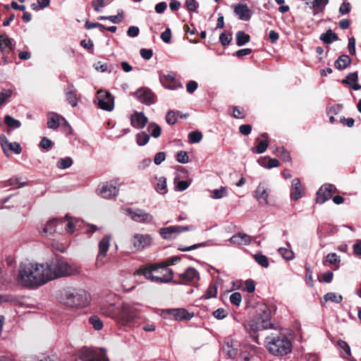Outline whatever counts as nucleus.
Masks as SVG:
<instances>
[{"label":"nucleus","instance_id":"f257e3e1","mask_svg":"<svg viewBox=\"0 0 361 361\" xmlns=\"http://www.w3.org/2000/svg\"><path fill=\"white\" fill-rule=\"evenodd\" d=\"M45 265L25 261L20 263L16 281L22 287L35 289L48 282Z\"/></svg>","mask_w":361,"mask_h":361},{"label":"nucleus","instance_id":"f03ea898","mask_svg":"<svg viewBox=\"0 0 361 361\" xmlns=\"http://www.w3.org/2000/svg\"><path fill=\"white\" fill-rule=\"evenodd\" d=\"M257 348L253 345L243 344L231 337L225 339L222 346V352L230 359H235L239 352V359L241 361H255Z\"/></svg>","mask_w":361,"mask_h":361},{"label":"nucleus","instance_id":"7ed1b4c3","mask_svg":"<svg viewBox=\"0 0 361 361\" xmlns=\"http://www.w3.org/2000/svg\"><path fill=\"white\" fill-rule=\"evenodd\" d=\"M59 299L61 303L72 308H82L90 304V297L87 291L72 287L61 290Z\"/></svg>","mask_w":361,"mask_h":361},{"label":"nucleus","instance_id":"20e7f679","mask_svg":"<svg viewBox=\"0 0 361 361\" xmlns=\"http://www.w3.org/2000/svg\"><path fill=\"white\" fill-rule=\"evenodd\" d=\"M245 328L252 340L259 343L257 332L274 328V324L271 322L270 310L267 307L259 310L255 317L245 326Z\"/></svg>","mask_w":361,"mask_h":361},{"label":"nucleus","instance_id":"39448f33","mask_svg":"<svg viewBox=\"0 0 361 361\" xmlns=\"http://www.w3.org/2000/svg\"><path fill=\"white\" fill-rule=\"evenodd\" d=\"M135 274L143 275L147 279L159 283H167L172 281L173 271L167 265L152 264L149 267H142Z\"/></svg>","mask_w":361,"mask_h":361},{"label":"nucleus","instance_id":"423d86ee","mask_svg":"<svg viewBox=\"0 0 361 361\" xmlns=\"http://www.w3.org/2000/svg\"><path fill=\"white\" fill-rule=\"evenodd\" d=\"M48 282L53 279L71 276L76 269L63 257H56L44 264Z\"/></svg>","mask_w":361,"mask_h":361},{"label":"nucleus","instance_id":"0eeeda50","mask_svg":"<svg viewBox=\"0 0 361 361\" xmlns=\"http://www.w3.org/2000/svg\"><path fill=\"white\" fill-rule=\"evenodd\" d=\"M265 343L269 353L278 357L288 355L293 348L291 338L284 334L267 336Z\"/></svg>","mask_w":361,"mask_h":361},{"label":"nucleus","instance_id":"6e6552de","mask_svg":"<svg viewBox=\"0 0 361 361\" xmlns=\"http://www.w3.org/2000/svg\"><path fill=\"white\" fill-rule=\"evenodd\" d=\"M135 303L123 302L118 308L116 322L123 326L133 323L139 317V310Z\"/></svg>","mask_w":361,"mask_h":361},{"label":"nucleus","instance_id":"1a4fd4ad","mask_svg":"<svg viewBox=\"0 0 361 361\" xmlns=\"http://www.w3.org/2000/svg\"><path fill=\"white\" fill-rule=\"evenodd\" d=\"M75 361H109L105 351L93 348H83Z\"/></svg>","mask_w":361,"mask_h":361},{"label":"nucleus","instance_id":"9d476101","mask_svg":"<svg viewBox=\"0 0 361 361\" xmlns=\"http://www.w3.org/2000/svg\"><path fill=\"white\" fill-rule=\"evenodd\" d=\"M192 228V227L190 226H171L163 227L159 230V233L163 239L172 240L176 239L180 233L190 231Z\"/></svg>","mask_w":361,"mask_h":361},{"label":"nucleus","instance_id":"9b49d317","mask_svg":"<svg viewBox=\"0 0 361 361\" xmlns=\"http://www.w3.org/2000/svg\"><path fill=\"white\" fill-rule=\"evenodd\" d=\"M98 108L111 111L114 108V97L108 91L100 90L97 92Z\"/></svg>","mask_w":361,"mask_h":361},{"label":"nucleus","instance_id":"f8f14e48","mask_svg":"<svg viewBox=\"0 0 361 361\" xmlns=\"http://www.w3.org/2000/svg\"><path fill=\"white\" fill-rule=\"evenodd\" d=\"M127 214L133 221L137 223L148 224H152L154 221L153 216L142 209L128 208Z\"/></svg>","mask_w":361,"mask_h":361},{"label":"nucleus","instance_id":"ddd939ff","mask_svg":"<svg viewBox=\"0 0 361 361\" xmlns=\"http://www.w3.org/2000/svg\"><path fill=\"white\" fill-rule=\"evenodd\" d=\"M134 95L140 102L145 105L149 106L156 102L154 93L147 87H144L137 89Z\"/></svg>","mask_w":361,"mask_h":361},{"label":"nucleus","instance_id":"4468645a","mask_svg":"<svg viewBox=\"0 0 361 361\" xmlns=\"http://www.w3.org/2000/svg\"><path fill=\"white\" fill-rule=\"evenodd\" d=\"M152 242V238L149 234L136 233L133 235L131 243L133 249L135 251H141L145 247L149 246Z\"/></svg>","mask_w":361,"mask_h":361},{"label":"nucleus","instance_id":"2eb2a0df","mask_svg":"<svg viewBox=\"0 0 361 361\" xmlns=\"http://www.w3.org/2000/svg\"><path fill=\"white\" fill-rule=\"evenodd\" d=\"M118 188L112 182H106L98 186L97 193L103 198L109 199L118 194Z\"/></svg>","mask_w":361,"mask_h":361},{"label":"nucleus","instance_id":"dca6fc26","mask_svg":"<svg viewBox=\"0 0 361 361\" xmlns=\"http://www.w3.org/2000/svg\"><path fill=\"white\" fill-rule=\"evenodd\" d=\"M336 190L335 185L332 184H325L322 185L317 192L316 202L319 204L324 203L332 197V194Z\"/></svg>","mask_w":361,"mask_h":361},{"label":"nucleus","instance_id":"f3484780","mask_svg":"<svg viewBox=\"0 0 361 361\" xmlns=\"http://www.w3.org/2000/svg\"><path fill=\"white\" fill-rule=\"evenodd\" d=\"M0 144L4 154L9 157V151L18 154L22 152V148L18 142H10L4 135H0Z\"/></svg>","mask_w":361,"mask_h":361},{"label":"nucleus","instance_id":"a211bd4d","mask_svg":"<svg viewBox=\"0 0 361 361\" xmlns=\"http://www.w3.org/2000/svg\"><path fill=\"white\" fill-rule=\"evenodd\" d=\"M199 272L193 267H188L184 272L179 274L180 281L178 283H195L199 280Z\"/></svg>","mask_w":361,"mask_h":361},{"label":"nucleus","instance_id":"6ab92c4d","mask_svg":"<svg viewBox=\"0 0 361 361\" xmlns=\"http://www.w3.org/2000/svg\"><path fill=\"white\" fill-rule=\"evenodd\" d=\"M234 13L238 19L243 21H248L253 15V11L250 9L246 4H238L234 6Z\"/></svg>","mask_w":361,"mask_h":361},{"label":"nucleus","instance_id":"aec40b11","mask_svg":"<svg viewBox=\"0 0 361 361\" xmlns=\"http://www.w3.org/2000/svg\"><path fill=\"white\" fill-rule=\"evenodd\" d=\"M167 312L176 321L190 320L194 315L184 308L169 309Z\"/></svg>","mask_w":361,"mask_h":361},{"label":"nucleus","instance_id":"412c9836","mask_svg":"<svg viewBox=\"0 0 361 361\" xmlns=\"http://www.w3.org/2000/svg\"><path fill=\"white\" fill-rule=\"evenodd\" d=\"M268 196L267 190L264 183H260L255 190V198L261 206L268 204Z\"/></svg>","mask_w":361,"mask_h":361},{"label":"nucleus","instance_id":"4be33fe9","mask_svg":"<svg viewBox=\"0 0 361 361\" xmlns=\"http://www.w3.org/2000/svg\"><path fill=\"white\" fill-rule=\"evenodd\" d=\"M147 118L142 112H135L130 118V122L133 127L137 129L143 128L147 123Z\"/></svg>","mask_w":361,"mask_h":361},{"label":"nucleus","instance_id":"5701e85b","mask_svg":"<svg viewBox=\"0 0 361 361\" xmlns=\"http://www.w3.org/2000/svg\"><path fill=\"white\" fill-rule=\"evenodd\" d=\"M341 257L336 252L329 253L325 259L323 260L324 266H332V269L334 271L340 268Z\"/></svg>","mask_w":361,"mask_h":361},{"label":"nucleus","instance_id":"b1692460","mask_svg":"<svg viewBox=\"0 0 361 361\" xmlns=\"http://www.w3.org/2000/svg\"><path fill=\"white\" fill-rule=\"evenodd\" d=\"M118 308L119 307H117L114 303H105L101 305L100 311L102 314L111 317L116 321Z\"/></svg>","mask_w":361,"mask_h":361},{"label":"nucleus","instance_id":"393cba45","mask_svg":"<svg viewBox=\"0 0 361 361\" xmlns=\"http://www.w3.org/2000/svg\"><path fill=\"white\" fill-rule=\"evenodd\" d=\"M111 236L106 235L99 243V253L97 256V260L99 262L104 258L109 250L110 246Z\"/></svg>","mask_w":361,"mask_h":361},{"label":"nucleus","instance_id":"a878e982","mask_svg":"<svg viewBox=\"0 0 361 361\" xmlns=\"http://www.w3.org/2000/svg\"><path fill=\"white\" fill-rule=\"evenodd\" d=\"M302 187L299 178H294L291 183L290 199L298 200L302 196Z\"/></svg>","mask_w":361,"mask_h":361},{"label":"nucleus","instance_id":"bb28decb","mask_svg":"<svg viewBox=\"0 0 361 361\" xmlns=\"http://www.w3.org/2000/svg\"><path fill=\"white\" fill-rule=\"evenodd\" d=\"M65 95L67 102L70 104L73 107H75L79 101V98L78 97V92L75 87L71 85L65 89Z\"/></svg>","mask_w":361,"mask_h":361},{"label":"nucleus","instance_id":"cd10ccee","mask_svg":"<svg viewBox=\"0 0 361 361\" xmlns=\"http://www.w3.org/2000/svg\"><path fill=\"white\" fill-rule=\"evenodd\" d=\"M13 49V39L9 38L6 34L0 35V51L2 54H8Z\"/></svg>","mask_w":361,"mask_h":361},{"label":"nucleus","instance_id":"c85d7f7f","mask_svg":"<svg viewBox=\"0 0 361 361\" xmlns=\"http://www.w3.org/2000/svg\"><path fill=\"white\" fill-rule=\"evenodd\" d=\"M251 239L252 238L250 235L243 233H238L233 235L228 240L235 245H246L250 243Z\"/></svg>","mask_w":361,"mask_h":361},{"label":"nucleus","instance_id":"c756f323","mask_svg":"<svg viewBox=\"0 0 361 361\" xmlns=\"http://www.w3.org/2000/svg\"><path fill=\"white\" fill-rule=\"evenodd\" d=\"M358 81V73L357 71L350 73L348 75L342 80V83L348 84L354 90H359L361 89V85L357 83Z\"/></svg>","mask_w":361,"mask_h":361},{"label":"nucleus","instance_id":"7c9ffc66","mask_svg":"<svg viewBox=\"0 0 361 361\" xmlns=\"http://www.w3.org/2000/svg\"><path fill=\"white\" fill-rule=\"evenodd\" d=\"M47 119V127L53 130L59 128L61 120L65 121L62 116L54 112L49 113Z\"/></svg>","mask_w":361,"mask_h":361},{"label":"nucleus","instance_id":"2f4dec72","mask_svg":"<svg viewBox=\"0 0 361 361\" xmlns=\"http://www.w3.org/2000/svg\"><path fill=\"white\" fill-rule=\"evenodd\" d=\"M351 63V59L346 54L340 56L334 63V66L338 70H343Z\"/></svg>","mask_w":361,"mask_h":361},{"label":"nucleus","instance_id":"473e14b6","mask_svg":"<svg viewBox=\"0 0 361 361\" xmlns=\"http://www.w3.org/2000/svg\"><path fill=\"white\" fill-rule=\"evenodd\" d=\"M319 39L325 44H329L334 41L338 39V37L336 33L334 32L331 29L326 30V32L322 33Z\"/></svg>","mask_w":361,"mask_h":361},{"label":"nucleus","instance_id":"72a5a7b5","mask_svg":"<svg viewBox=\"0 0 361 361\" xmlns=\"http://www.w3.org/2000/svg\"><path fill=\"white\" fill-rule=\"evenodd\" d=\"M155 178L157 180V185L154 187L155 190L161 195L166 194L168 192L166 178L163 176L156 177Z\"/></svg>","mask_w":361,"mask_h":361},{"label":"nucleus","instance_id":"f704fd0d","mask_svg":"<svg viewBox=\"0 0 361 361\" xmlns=\"http://www.w3.org/2000/svg\"><path fill=\"white\" fill-rule=\"evenodd\" d=\"M328 4L329 0H313L312 2L313 14L317 15L319 12L323 11Z\"/></svg>","mask_w":361,"mask_h":361},{"label":"nucleus","instance_id":"c9c22d12","mask_svg":"<svg viewBox=\"0 0 361 361\" xmlns=\"http://www.w3.org/2000/svg\"><path fill=\"white\" fill-rule=\"evenodd\" d=\"M236 44L238 47H242L250 42V37L248 34H246L244 31H238L235 36Z\"/></svg>","mask_w":361,"mask_h":361},{"label":"nucleus","instance_id":"e433bc0d","mask_svg":"<svg viewBox=\"0 0 361 361\" xmlns=\"http://www.w3.org/2000/svg\"><path fill=\"white\" fill-rule=\"evenodd\" d=\"M287 245L288 246V248L280 247L278 250V252L284 259L290 261L294 259L295 255L290 249V245L289 243H287Z\"/></svg>","mask_w":361,"mask_h":361},{"label":"nucleus","instance_id":"4c0bfd02","mask_svg":"<svg viewBox=\"0 0 361 361\" xmlns=\"http://www.w3.org/2000/svg\"><path fill=\"white\" fill-rule=\"evenodd\" d=\"M256 142H258L257 147L252 148L251 151L256 154L264 153L269 146V142L267 140H259V138L256 139Z\"/></svg>","mask_w":361,"mask_h":361},{"label":"nucleus","instance_id":"58836bf2","mask_svg":"<svg viewBox=\"0 0 361 361\" xmlns=\"http://www.w3.org/2000/svg\"><path fill=\"white\" fill-rule=\"evenodd\" d=\"M274 154L283 161H290L291 160L290 153L283 147H276Z\"/></svg>","mask_w":361,"mask_h":361},{"label":"nucleus","instance_id":"ea45409f","mask_svg":"<svg viewBox=\"0 0 361 361\" xmlns=\"http://www.w3.org/2000/svg\"><path fill=\"white\" fill-rule=\"evenodd\" d=\"M323 298L325 302L331 301L337 304H339L343 301V296L341 295L336 294V293L333 292H329L326 293Z\"/></svg>","mask_w":361,"mask_h":361},{"label":"nucleus","instance_id":"a19ab883","mask_svg":"<svg viewBox=\"0 0 361 361\" xmlns=\"http://www.w3.org/2000/svg\"><path fill=\"white\" fill-rule=\"evenodd\" d=\"M59 220L58 219H53L49 221L44 226L42 231L47 235L52 234L56 229V226Z\"/></svg>","mask_w":361,"mask_h":361},{"label":"nucleus","instance_id":"79ce46f5","mask_svg":"<svg viewBox=\"0 0 361 361\" xmlns=\"http://www.w3.org/2000/svg\"><path fill=\"white\" fill-rule=\"evenodd\" d=\"M89 323L92 326L94 330L99 331L102 329L104 324L97 315H92L88 319Z\"/></svg>","mask_w":361,"mask_h":361},{"label":"nucleus","instance_id":"37998d69","mask_svg":"<svg viewBox=\"0 0 361 361\" xmlns=\"http://www.w3.org/2000/svg\"><path fill=\"white\" fill-rule=\"evenodd\" d=\"M73 161L71 157H66L64 158H61L56 163V166L59 169H66L72 166Z\"/></svg>","mask_w":361,"mask_h":361},{"label":"nucleus","instance_id":"c03bdc74","mask_svg":"<svg viewBox=\"0 0 361 361\" xmlns=\"http://www.w3.org/2000/svg\"><path fill=\"white\" fill-rule=\"evenodd\" d=\"M4 122L6 126L12 129H16L21 126V123L18 120L9 115L5 116Z\"/></svg>","mask_w":361,"mask_h":361},{"label":"nucleus","instance_id":"a18cd8bd","mask_svg":"<svg viewBox=\"0 0 361 361\" xmlns=\"http://www.w3.org/2000/svg\"><path fill=\"white\" fill-rule=\"evenodd\" d=\"M228 195V191L226 187H221L219 189H215L212 191H211L210 197L212 199H221L223 198Z\"/></svg>","mask_w":361,"mask_h":361},{"label":"nucleus","instance_id":"49530a36","mask_svg":"<svg viewBox=\"0 0 361 361\" xmlns=\"http://www.w3.org/2000/svg\"><path fill=\"white\" fill-rule=\"evenodd\" d=\"M147 130L150 132V135L154 138L159 137L161 133V127L154 123H149Z\"/></svg>","mask_w":361,"mask_h":361},{"label":"nucleus","instance_id":"de8ad7c7","mask_svg":"<svg viewBox=\"0 0 361 361\" xmlns=\"http://www.w3.org/2000/svg\"><path fill=\"white\" fill-rule=\"evenodd\" d=\"M149 140V135L146 132H140L136 135V142L139 146L145 145Z\"/></svg>","mask_w":361,"mask_h":361},{"label":"nucleus","instance_id":"09e8293b","mask_svg":"<svg viewBox=\"0 0 361 361\" xmlns=\"http://www.w3.org/2000/svg\"><path fill=\"white\" fill-rule=\"evenodd\" d=\"M217 295V286L214 283H212L207 288L203 298L204 299H210L216 298Z\"/></svg>","mask_w":361,"mask_h":361},{"label":"nucleus","instance_id":"8fccbe9b","mask_svg":"<svg viewBox=\"0 0 361 361\" xmlns=\"http://www.w3.org/2000/svg\"><path fill=\"white\" fill-rule=\"evenodd\" d=\"M265 159H266V158L259 159L258 160L259 164L264 168L272 169V168H275V167H277L279 166V161L276 159L269 158L268 164H267V165L264 162L265 161Z\"/></svg>","mask_w":361,"mask_h":361},{"label":"nucleus","instance_id":"3c124183","mask_svg":"<svg viewBox=\"0 0 361 361\" xmlns=\"http://www.w3.org/2000/svg\"><path fill=\"white\" fill-rule=\"evenodd\" d=\"M13 90L12 89H4L0 92V106L4 104L11 97Z\"/></svg>","mask_w":361,"mask_h":361},{"label":"nucleus","instance_id":"603ef678","mask_svg":"<svg viewBox=\"0 0 361 361\" xmlns=\"http://www.w3.org/2000/svg\"><path fill=\"white\" fill-rule=\"evenodd\" d=\"M66 218L68 221V223L66 226V230L68 233H73L77 228V224L78 221V220L70 218L68 215H66Z\"/></svg>","mask_w":361,"mask_h":361},{"label":"nucleus","instance_id":"864d4df0","mask_svg":"<svg viewBox=\"0 0 361 361\" xmlns=\"http://www.w3.org/2000/svg\"><path fill=\"white\" fill-rule=\"evenodd\" d=\"M254 258L255 261L257 262L258 264H259L261 267L264 268H267L269 267V260L267 257L262 254H256L254 256Z\"/></svg>","mask_w":361,"mask_h":361},{"label":"nucleus","instance_id":"5fc2aeb1","mask_svg":"<svg viewBox=\"0 0 361 361\" xmlns=\"http://www.w3.org/2000/svg\"><path fill=\"white\" fill-rule=\"evenodd\" d=\"M206 245H207L206 243H200L194 244L190 246H184V245H180L178 247V250L181 252H188V251H191V250H195L197 248L205 247Z\"/></svg>","mask_w":361,"mask_h":361},{"label":"nucleus","instance_id":"6e6d98bb","mask_svg":"<svg viewBox=\"0 0 361 361\" xmlns=\"http://www.w3.org/2000/svg\"><path fill=\"white\" fill-rule=\"evenodd\" d=\"M202 138V134L200 131H192L188 135V140L190 143H197Z\"/></svg>","mask_w":361,"mask_h":361},{"label":"nucleus","instance_id":"4d7b16f0","mask_svg":"<svg viewBox=\"0 0 361 361\" xmlns=\"http://www.w3.org/2000/svg\"><path fill=\"white\" fill-rule=\"evenodd\" d=\"M123 19V12L122 10H119L116 16H108V20L115 24L120 23Z\"/></svg>","mask_w":361,"mask_h":361},{"label":"nucleus","instance_id":"13d9d810","mask_svg":"<svg viewBox=\"0 0 361 361\" xmlns=\"http://www.w3.org/2000/svg\"><path fill=\"white\" fill-rule=\"evenodd\" d=\"M177 115L175 111L170 110L167 112L166 116V121L169 125H173L177 121Z\"/></svg>","mask_w":361,"mask_h":361},{"label":"nucleus","instance_id":"bf43d9fd","mask_svg":"<svg viewBox=\"0 0 361 361\" xmlns=\"http://www.w3.org/2000/svg\"><path fill=\"white\" fill-rule=\"evenodd\" d=\"M242 301L241 294L238 292H235L230 295V302L236 306H240Z\"/></svg>","mask_w":361,"mask_h":361},{"label":"nucleus","instance_id":"052dcab7","mask_svg":"<svg viewBox=\"0 0 361 361\" xmlns=\"http://www.w3.org/2000/svg\"><path fill=\"white\" fill-rule=\"evenodd\" d=\"M176 160L180 164H186L189 161V157L186 152L181 150L177 153Z\"/></svg>","mask_w":361,"mask_h":361},{"label":"nucleus","instance_id":"680f3d73","mask_svg":"<svg viewBox=\"0 0 361 361\" xmlns=\"http://www.w3.org/2000/svg\"><path fill=\"white\" fill-rule=\"evenodd\" d=\"M337 345L339 348L343 350L345 354V355H344L345 357L350 355V348L345 341L343 340H338L337 342Z\"/></svg>","mask_w":361,"mask_h":361},{"label":"nucleus","instance_id":"e2e57ef3","mask_svg":"<svg viewBox=\"0 0 361 361\" xmlns=\"http://www.w3.org/2000/svg\"><path fill=\"white\" fill-rule=\"evenodd\" d=\"M39 145L41 148H42L44 149L49 150L54 145V143L50 139H49L46 137H44L41 140Z\"/></svg>","mask_w":361,"mask_h":361},{"label":"nucleus","instance_id":"0e129e2a","mask_svg":"<svg viewBox=\"0 0 361 361\" xmlns=\"http://www.w3.org/2000/svg\"><path fill=\"white\" fill-rule=\"evenodd\" d=\"M106 0H93L92 1V6L94 10L97 12H100L102 9L106 6Z\"/></svg>","mask_w":361,"mask_h":361},{"label":"nucleus","instance_id":"69168bd1","mask_svg":"<svg viewBox=\"0 0 361 361\" xmlns=\"http://www.w3.org/2000/svg\"><path fill=\"white\" fill-rule=\"evenodd\" d=\"M213 317L216 319H223L227 316V312L224 308H218L212 312Z\"/></svg>","mask_w":361,"mask_h":361},{"label":"nucleus","instance_id":"338daca9","mask_svg":"<svg viewBox=\"0 0 361 361\" xmlns=\"http://www.w3.org/2000/svg\"><path fill=\"white\" fill-rule=\"evenodd\" d=\"M232 39L231 34L223 32L219 36V41L223 46L228 45Z\"/></svg>","mask_w":361,"mask_h":361},{"label":"nucleus","instance_id":"774afa93","mask_svg":"<svg viewBox=\"0 0 361 361\" xmlns=\"http://www.w3.org/2000/svg\"><path fill=\"white\" fill-rule=\"evenodd\" d=\"M351 10V5L348 2H343L339 8V13L341 15H345L350 12Z\"/></svg>","mask_w":361,"mask_h":361}]
</instances>
